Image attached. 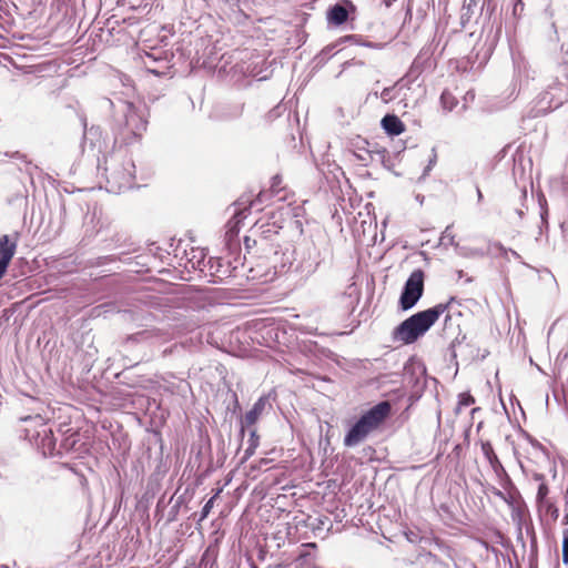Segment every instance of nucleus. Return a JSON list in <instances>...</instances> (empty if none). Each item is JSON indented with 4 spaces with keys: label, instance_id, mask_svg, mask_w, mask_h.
Wrapping results in <instances>:
<instances>
[{
    "label": "nucleus",
    "instance_id": "obj_28",
    "mask_svg": "<svg viewBox=\"0 0 568 568\" xmlns=\"http://www.w3.org/2000/svg\"><path fill=\"white\" fill-rule=\"evenodd\" d=\"M281 182H282L281 178L278 175H275L272 180V185H271L272 190L277 192L280 189Z\"/></svg>",
    "mask_w": 568,
    "mask_h": 568
},
{
    "label": "nucleus",
    "instance_id": "obj_21",
    "mask_svg": "<svg viewBox=\"0 0 568 568\" xmlns=\"http://www.w3.org/2000/svg\"><path fill=\"white\" fill-rule=\"evenodd\" d=\"M221 493V489H219L215 495L213 497H211L206 503L205 505L203 506L202 508V511H201V519H204L209 516L211 509L213 508V505H214V500L215 498L219 496V494Z\"/></svg>",
    "mask_w": 568,
    "mask_h": 568
},
{
    "label": "nucleus",
    "instance_id": "obj_20",
    "mask_svg": "<svg viewBox=\"0 0 568 568\" xmlns=\"http://www.w3.org/2000/svg\"><path fill=\"white\" fill-rule=\"evenodd\" d=\"M474 403H475V399L470 394L462 393L458 396V404H457L456 413H459L462 410V408L468 407Z\"/></svg>",
    "mask_w": 568,
    "mask_h": 568
},
{
    "label": "nucleus",
    "instance_id": "obj_27",
    "mask_svg": "<svg viewBox=\"0 0 568 568\" xmlns=\"http://www.w3.org/2000/svg\"><path fill=\"white\" fill-rule=\"evenodd\" d=\"M392 93V88H385L382 92H381V99L384 101V102H388L392 98L390 95Z\"/></svg>",
    "mask_w": 568,
    "mask_h": 568
},
{
    "label": "nucleus",
    "instance_id": "obj_6",
    "mask_svg": "<svg viewBox=\"0 0 568 568\" xmlns=\"http://www.w3.org/2000/svg\"><path fill=\"white\" fill-rule=\"evenodd\" d=\"M425 274L420 268L415 270L407 278L399 297V306L408 311L416 305L424 293Z\"/></svg>",
    "mask_w": 568,
    "mask_h": 568
},
{
    "label": "nucleus",
    "instance_id": "obj_30",
    "mask_svg": "<svg viewBox=\"0 0 568 568\" xmlns=\"http://www.w3.org/2000/svg\"><path fill=\"white\" fill-rule=\"evenodd\" d=\"M244 211H246V209H244L243 211L241 210H235L234 211V219L236 220V223H239L241 221V219H244L246 215L244 214Z\"/></svg>",
    "mask_w": 568,
    "mask_h": 568
},
{
    "label": "nucleus",
    "instance_id": "obj_24",
    "mask_svg": "<svg viewBox=\"0 0 568 568\" xmlns=\"http://www.w3.org/2000/svg\"><path fill=\"white\" fill-rule=\"evenodd\" d=\"M494 247L497 251H499L503 256H507V254L510 253L513 255V257L520 258V255L516 251L506 248L500 243H494Z\"/></svg>",
    "mask_w": 568,
    "mask_h": 568
},
{
    "label": "nucleus",
    "instance_id": "obj_9",
    "mask_svg": "<svg viewBox=\"0 0 568 568\" xmlns=\"http://www.w3.org/2000/svg\"><path fill=\"white\" fill-rule=\"evenodd\" d=\"M210 274L214 277L213 282H222L224 278L231 277L236 267L231 268V263L220 257H210L206 263Z\"/></svg>",
    "mask_w": 568,
    "mask_h": 568
},
{
    "label": "nucleus",
    "instance_id": "obj_17",
    "mask_svg": "<svg viewBox=\"0 0 568 568\" xmlns=\"http://www.w3.org/2000/svg\"><path fill=\"white\" fill-rule=\"evenodd\" d=\"M258 445H260V437L256 433V429L250 430V438L247 440V447L244 450L243 462L247 460L251 456L254 455Z\"/></svg>",
    "mask_w": 568,
    "mask_h": 568
},
{
    "label": "nucleus",
    "instance_id": "obj_15",
    "mask_svg": "<svg viewBox=\"0 0 568 568\" xmlns=\"http://www.w3.org/2000/svg\"><path fill=\"white\" fill-rule=\"evenodd\" d=\"M537 508L541 518H549L555 523L559 517V509L550 499L537 503Z\"/></svg>",
    "mask_w": 568,
    "mask_h": 568
},
{
    "label": "nucleus",
    "instance_id": "obj_5",
    "mask_svg": "<svg viewBox=\"0 0 568 568\" xmlns=\"http://www.w3.org/2000/svg\"><path fill=\"white\" fill-rule=\"evenodd\" d=\"M110 192L120 193L134 185L135 165L131 158L113 155L105 168Z\"/></svg>",
    "mask_w": 568,
    "mask_h": 568
},
{
    "label": "nucleus",
    "instance_id": "obj_26",
    "mask_svg": "<svg viewBox=\"0 0 568 568\" xmlns=\"http://www.w3.org/2000/svg\"><path fill=\"white\" fill-rule=\"evenodd\" d=\"M386 150H368L366 155L373 159L374 156H378L381 160H384Z\"/></svg>",
    "mask_w": 568,
    "mask_h": 568
},
{
    "label": "nucleus",
    "instance_id": "obj_36",
    "mask_svg": "<svg viewBox=\"0 0 568 568\" xmlns=\"http://www.w3.org/2000/svg\"><path fill=\"white\" fill-rule=\"evenodd\" d=\"M242 111H243V106H240V108L237 109L236 115H240Z\"/></svg>",
    "mask_w": 568,
    "mask_h": 568
},
{
    "label": "nucleus",
    "instance_id": "obj_25",
    "mask_svg": "<svg viewBox=\"0 0 568 568\" xmlns=\"http://www.w3.org/2000/svg\"><path fill=\"white\" fill-rule=\"evenodd\" d=\"M562 562L568 565V529L564 530L562 539Z\"/></svg>",
    "mask_w": 568,
    "mask_h": 568
},
{
    "label": "nucleus",
    "instance_id": "obj_23",
    "mask_svg": "<svg viewBox=\"0 0 568 568\" xmlns=\"http://www.w3.org/2000/svg\"><path fill=\"white\" fill-rule=\"evenodd\" d=\"M436 161H437V154H436L435 149H433L432 156L429 158L427 166L424 169L422 178H426L428 175V173L432 171V169L436 164Z\"/></svg>",
    "mask_w": 568,
    "mask_h": 568
},
{
    "label": "nucleus",
    "instance_id": "obj_3",
    "mask_svg": "<svg viewBox=\"0 0 568 568\" xmlns=\"http://www.w3.org/2000/svg\"><path fill=\"white\" fill-rule=\"evenodd\" d=\"M328 252L315 243H307L294 251V258L290 263L287 272L297 281L305 282L316 273L325 262Z\"/></svg>",
    "mask_w": 568,
    "mask_h": 568
},
{
    "label": "nucleus",
    "instance_id": "obj_1",
    "mask_svg": "<svg viewBox=\"0 0 568 568\" xmlns=\"http://www.w3.org/2000/svg\"><path fill=\"white\" fill-rule=\"evenodd\" d=\"M448 304L439 303L428 310L418 312L396 326L392 333L393 342L404 345L413 344L422 337L446 312Z\"/></svg>",
    "mask_w": 568,
    "mask_h": 568
},
{
    "label": "nucleus",
    "instance_id": "obj_18",
    "mask_svg": "<svg viewBox=\"0 0 568 568\" xmlns=\"http://www.w3.org/2000/svg\"><path fill=\"white\" fill-rule=\"evenodd\" d=\"M440 102L443 108L447 111H452L457 104L455 97L448 91L442 93Z\"/></svg>",
    "mask_w": 568,
    "mask_h": 568
},
{
    "label": "nucleus",
    "instance_id": "obj_19",
    "mask_svg": "<svg viewBox=\"0 0 568 568\" xmlns=\"http://www.w3.org/2000/svg\"><path fill=\"white\" fill-rule=\"evenodd\" d=\"M37 436H42L41 444L43 446L48 445V447H51L52 445V430L49 428L45 424H41V430L37 433Z\"/></svg>",
    "mask_w": 568,
    "mask_h": 568
},
{
    "label": "nucleus",
    "instance_id": "obj_11",
    "mask_svg": "<svg viewBox=\"0 0 568 568\" xmlns=\"http://www.w3.org/2000/svg\"><path fill=\"white\" fill-rule=\"evenodd\" d=\"M382 128L385 130L386 133L389 135H398L405 130L404 123L400 121V119L395 114H386L382 119Z\"/></svg>",
    "mask_w": 568,
    "mask_h": 568
},
{
    "label": "nucleus",
    "instance_id": "obj_29",
    "mask_svg": "<svg viewBox=\"0 0 568 568\" xmlns=\"http://www.w3.org/2000/svg\"><path fill=\"white\" fill-rule=\"evenodd\" d=\"M524 8V2L523 0H515V4H514V14L517 16L519 11H521Z\"/></svg>",
    "mask_w": 568,
    "mask_h": 568
},
{
    "label": "nucleus",
    "instance_id": "obj_8",
    "mask_svg": "<svg viewBox=\"0 0 568 568\" xmlns=\"http://www.w3.org/2000/svg\"><path fill=\"white\" fill-rule=\"evenodd\" d=\"M17 242L12 241L9 235L0 237V280L7 272L10 261L16 254Z\"/></svg>",
    "mask_w": 568,
    "mask_h": 568
},
{
    "label": "nucleus",
    "instance_id": "obj_13",
    "mask_svg": "<svg viewBox=\"0 0 568 568\" xmlns=\"http://www.w3.org/2000/svg\"><path fill=\"white\" fill-rule=\"evenodd\" d=\"M481 453L489 463L491 469L499 475L501 471H504V467L496 455L491 444L489 442H481L480 444Z\"/></svg>",
    "mask_w": 568,
    "mask_h": 568
},
{
    "label": "nucleus",
    "instance_id": "obj_2",
    "mask_svg": "<svg viewBox=\"0 0 568 568\" xmlns=\"http://www.w3.org/2000/svg\"><path fill=\"white\" fill-rule=\"evenodd\" d=\"M392 406L384 400L364 413L361 418L346 433L343 444L345 447H356L363 443L369 434L376 430L389 416Z\"/></svg>",
    "mask_w": 568,
    "mask_h": 568
},
{
    "label": "nucleus",
    "instance_id": "obj_31",
    "mask_svg": "<svg viewBox=\"0 0 568 568\" xmlns=\"http://www.w3.org/2000/svg\"><path fill=\"white\" fill-rule=\"evenodd\" d=\"M261 202H262V193H260V194L257 195V199H256V200H254V201H250V207H253V206H255L257 203H261Z\"/></svg>",
    "mask_w": 568,
    "mask_h": 568
},
{
    "label": "nucleus",
    "instance_id": "obj_7",
    "mask_svg": "<svg viewBox=\"0 0 568 568\" xmlns=\"http://www.w3.org/2000/svg\"><path fill=\"white\" fill-rule=\"evenodd\" d=\"M175 329L170 325L164 327H153L150 329L140 331L129 337V341L135 343L152 342V343H166L175 338Z\"/></svg>",
    "mask_w": 568,
    "mask_h": 568
},
{
    "label": "nucleus",
    "instance_id": "obj_33",
    "mask_svg": "<svg viewBox=\"0 0 568 568\" xmlns=\"http://www.w3.org/2000/svg\"><path fill=\"white\" fill-rule=\"evenodd\" d=\"M565 510H568V486H567V490L565 494Z\"/></svg>",
    "mask_w": 568,
    "mask_h": 568
},
{
    "label": "nucleus",
    "instance_id": "obj_34",
    "mask_svg": "<svg viewBox=\"0 0 568 568\" xmlns=\"http://www.w3.org/2000/svg\"><path fill=\"white\" fill-rule=\"evenodd\" d=\"M562 524L568 525V510H565V516L562 518Z\"/></svg>",
    "mask_w": 568,
    "mask_h": 568
},
{
    "label": "nucleus",
    "instance_id": "obj_35",
    "mask_svg": "<svg viewBox=\"0 0 568 568\" xmlns=\"http://www.w3.org/2000/svg\"><path fill=\"white\" fill-rule=\"evenodd\" d=\"M477 199H478V202H480L483 200V193L479 187H477Z\"/></svg>",
    "mask_w": 568,
    "mask_h": 568
},
{
    "label": "nucleus",
    "instance_id": "obj_32",
    "mask_svg": "<svg viewBox=\"0 0 568 568\" xmlns=\"http://www.w3.org/2000/svg\"><path fill=\"white\" fill-rule=\"evenodd\" d=\"M355 156H356L359 161H362V162H364V163L366 164V161H367L366 155H364V154H359V153H358V154H357V153H355Z\"/></svg>",
    "mask_w": 568,
    "mask_h": 568
},
{
    "label": "nucleus",
    "instance_id": "obj_16",
    "mask_svg": "<svg viewBox=\"0 0 568 568\" xmlns=\"http://www.w3.org/2000/svg\"><path fill=\"white\" fill-rule=\"evenodd\" d=\"M190 254L192 256L187 258V262L191 264V267L203 271L207 263L205 262L204 251L201 248H192Z\"/></svg>",
    "mask_w": 568,
    "mask_h": 568
},
{
    "label": "nucleus",
    "instance_id": "obj_22",
    "mask_svg": "<svg viewBox=\"0 0 568 568\" xmlns=\"http://www.w3.org/2000/svg\"><path fill=\"white\" fill-rule=\"evenodd\" d=\"M548 493H549L548 486L545 483L539 484L537 496H536V501L540 503V501L549 499L547 497Z\"/></svg>",
    "mask_w": 568,
    "mask_h": 568
},
{
    "label": "nucleus",
    "instance_id": "obj_14",
    "mask_svg": "<svg viewBox=\"0 0 568 568\" xmlns=\"http://www.w3.org/2000/svg\"><path fill=\"white\" fill-rule=\"evenodd\" d=\"M348 11L345 6L336 3L327 12V20L334 26H341L347 21Z\"/></svg>",
    "mask_w": 568,
    "mask_h": 568
},
{
    "label": "nucleus",
    "instance_id": "obj_4",
    "mask_svg": "<svg viewBox=\"0 0 568 568\" xmlns=\"http://www.w3.org/2000/svg\"><path fill=\"white\" fill-rule=\"evenodd\" d=\"M146 124L148 121L133 103L126 101L119 103L115 130L121 135L123 142L129 143L131 140L141 136L146 130Z\"/></svg>",
    "mask_w": 568,
    "mask_h": 568
},
{
    "label": "nucleus",
    "instance_id": "obj_12",
    "mask_svg": "<svg viewBox=\"0 0 568 568\" xmlns=\"http://www.w3.org/2000/svg\"><path fill=\"white\" fill-rule=\"evenodd\" d=\"M100 132L95 128L85 130L83 136V151L90 149L91 151L98 150V153L102 151L103 142L101 141Z\"/></svg>",
    "mask_w": 568,
    "mask_h": 568
},
{
    "label": "nucleus",
    "instance_id": "obj_10",
    "mask_svg": "<svg viewBox=\"0 0 568 568\" xmlns=\"http://www.w3.org/2000/svg\"><path fill=\"white\" fill-rule=\"evenodd\" d=\"M268 402L267 396H261L253 405V407L244 415L241 419V434H244L245 428L253 426L262 416L266 404Z\"/></svg>",
    "mask_w": 568,
    "mask_h": 568
}]
</instances>
